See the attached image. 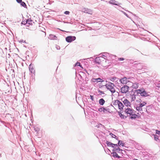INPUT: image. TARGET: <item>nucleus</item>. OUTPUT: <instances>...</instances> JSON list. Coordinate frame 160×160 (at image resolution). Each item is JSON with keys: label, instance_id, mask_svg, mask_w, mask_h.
Listing matches in <instances>:
<instances>
[{"label": "nucleus", "instance_id": "9d476101", "mask_svg": "<svg viewBox=\"0 0 160 160\" xmlns=\"http://www.w3.org/2000/svg\"><path fill=\"white\" fill-rule=\"evenodd\" d=\"M125 112L127 114H129L130 115H131L133 113V111L132 109L131 108H127L126 109Z\"/></svg>", "mask_w": 160, "mask_h": 160}, {"label": "nucleus", "instance_id": "a211bd4d", "mask_svg": "<svg viewBox=\"0 0 160 160\" xmlns=\"http://www.w3.org/2000/svg\"><path fill=\"white\" fill-rule=\"evenodd\" d=\"M141 95L142 96L146 97L148 96L147 92L145 91L142 90V92L141 93Z\"/></svg>", "mask_w": 160, "mask_h": 160}, {"label": "nucleus", "instance_id": "c9c22d12", "mask_svg": "<svg viewBox=\"0 0 160 160\" xmlns=\"http://www.w3.org/2000/svg\"><path fill=\"white\" fill-rule=\"evenodd\" d=\"M156 87L158 88V89L160 90V83L157 84Z\"/></svg>", "mask_w": 160, "mask_h": 160}, {"label": "nucleus", "instance_id": "9b49d317", "mask_svg": "<svg viewBox=\"0 0 160 160\" xmlns=\"http://www.w3.org/2000/svg\"><path fill=\"white\" fill-rule=\"evenodd\" d=\"M29 68L30 72L32 73H34L35 72V70L34 68L33 65L30 64L29 66Z\"/></svg>", "mask_w": 160, "mask_h": 160}, {"label": "nucleus", "instance_id": "39448f33", "mask_svg": "<svg viewBox=\"0 0 160 160\" xmlns=\"http://www.w3.org/2000/svg\"><path fill=\"white\" fill-rule=\"evenodd\" d=\"M129 87L127 85H124L121 88V92L122 93H126L128 91Z\"/></svg>", "mask_w": 160, "mask_h": 160}, {"label": "nucleus", "instance_id": "a18cd8bd", "mask_svg": "<svg viewBox=\"0 0 160 160\" xmlns=\"http://www.w3.org/2000/svg\"><path fill=\"white\" fill-rule=\"evenodd\" d=\"M20 42H25V41H24V40H20Z\"/></svg>", "mask_w": 160, "mask_h": 160}, {"label": "nucleus", "instance_id": "f704fd0d", "mask_svg": "<svg viewBox=\"0 0 160 160\" xmlns=\"http://www.w3.org/2000/svg\"><path fill=\"white\" fill-rule=\"evenodd\" d=\"M70 13V12L68 11H66L64 12V14L66 15H68Z\"/></svg>", "mask_w": 160, "mask_h": 160}, {"label": "nucleus", "instance_id": "e433bc0d", "mask_svg": "<svg viewBox=\"0 0 160 160\" xmlns=\"http://www.w3.org/2000/svg\"><path fill=\"white\" fill-rule=\"evenodd\" d=\"M119 61H123L124 60V58H119L118 59Z\"/></svg>", "mask_w": 160, "mask_h": 160}, {"label": "nucleus", "instance_id": "c85d7f7f", "mask_svg": "<svg viewBox=\"0 0 160 160\" xmlns=\"http://www.w3.org/2000/svg\"><path fill=\"white\" fill-rule=\"evenodd\" d=\"M131 98L132 101L135 100L136 99L135 95L134 94L131 95Z\"/></svg>", "mask_w": 160, "mask_h": 160}, {"label": "nucleus", "instance_id": "f03ea898", "mask_svg": "<svg viewBox=\"0 0 160 160\" xmlns=\"http://www.w3.org/2000/svg\"><path fill=\"white\" fill-rule=\"evenodd\" d=\"M139 102H140V103L138 104H137L136 105V109L138 111V112H141L142 111V108L145 106L146 104L147 103L146 102H141V99H139Z\"/></svg>", "mask_w": 160, "mask_h": 160}, {"label": "nucleus", "instance_id": "58836bf2", "mask_svg": "<svg viewBox=\"0 0 160 160\" xmlns=\"http://www.w3.org/2000/svg\"><path fill=\"white\" fill-rule=\"evenodd\" d=\"M90 98L92 100V101H94V97L93 95H91L90 96Z\"/></svg>", "mask_w": 160, "mask_h": 160}, {"label": "nucleus", "instance_id": "ddd939ff", "mask_svg": "<svg viewBox=\"0 0 160 160\" xmlns=\"http://www.w3.org/2000/svg\"><path fill=\"white\" fill-rule=\"evenodd\" d=\"M48 38L51 40H57V37L55 35L50 34L49 35Z\"/></svg>", "mask_w": 160, "mask_h": 160}, {"label": "nucleus", "instance_id": "f8f14e48", "mask_svg": "<svg viewBox=\"0 0 160 160\" xmlns=\"http://www.w3.org/2000/svg\"><path fill=\"white\" fill-rule=\"evenodd\" d=\"M83 10L84 12L86 13L89 14H92V10L87 8H84L83 9Z\"/></svg>", "mask_w": 160, "mask_h": 160}, {"label": "nucleus", "instance_id": "473e14b6", "mask_svg": "<svg viewBox=\"0 0 160 160\" xmlns=\"http://www.w3.org/2000/svg\"><path fill=\"white\" fill-rule=\"evenodd\" d=\"M154 139L155 140L157 141L158 140V137L157 135H154Z\"/></svg>", "mask_w": 160, "mask_h": 160}, {"label": "nucleus", "instance_id": "4c0bfd02", "mask_svg": "<svg viewBox=\"0 0 160 160\" xmlns=\"http://www.w3.org/2000/svg\"><path fill=\"white\" fill-rule=\"evenodd\" d=\"M156 133L157 134L159 135H160V131L156 130Z\"/></svg>", "mask_w": 160, "mask_h": 160}, {"label": "nucleus", "instance_id": "72a5a7b5", "mask_svg": "<svg viewBox=\"0 0 160 160\" xmlns=\"http://www.w3.org/2000/svg\"><path fill=\"white\" fill-rule=\"evenodd\" d=\"M110 135L111 136L112 138H115L116 137H117L115 135L113 134L112 133H110Z\"/></svg>", "mask_w": 160, "mask_h": 160}, {"label": "nucleus", "instance_id": "6e6552de", "mask_svg": "<svg viewBox=\"0 0 160 160\" xmlns=\"http://www.w3.org/2000/svg\"><path fill=\"white\" fill-rule=\"evenodd\" d=\"M119 81L121 83L123 84H125L128 82V80L127 79L126 77H124L120 79Z\"/></svg>", "mask_w": 160, "mask_h": 160}, {"label": "nucleus", "instance_id": "ea45409f", "mask_svg": "<svg viewBox=\"0 0 160 160\" xmlns=\"http://www.w3.org/2000/svg\"><path fill=\"white\" fill-rule=\"evenodd\" d=\"M107 53H104V55H102V56L103 58H106H106H107V57L106 56V54H107Z\"/></svg>", "mask_w": 160, "mask_h": 160}, {"label": "nucleus", "instance_id": "a878e982", "mask_svg": "<svg viewBox=\"0 0 160 160\" xmlns=\"http://www.w3.org/2000/svg\"><path fill=\"white\" fill-rule=\"evenodd\" d=\"M131 115V116L130 117V118L132 119H135L137 117V115L135 114H132Z\"/></svg>", "mask_w": 160, "mask_h": 160}, {"label": "nucleus", "instance_id": "49530a36", "mask_svg": "<svg viewBox=\"0 0 160 160\" xmlns=\"http://www.w3.org/2000/svg\"><path fill=\"white\" fill-rule=\"evenodd\" d=\"M100 125H101V126H102V124H101ZM102 126H103V127H104V126H103V125H102Z\"/></svg>", "mask_w": 160, "mask_h": 160}, {"label": "nucleus", "instance_id": "bb28decb", "mask_svg": "<svg viewBox=\"0 0 160 160\" xmlns=\"http://www.w3.org/2000/svg\"><path fill=\"white\" fill-rule=\"evenodd\" d=\"M118 145L119 146H124V144L122 143V141L121 140H119L118 142Z\"/></svg>", "mask_w": 160, "mask_h": 160}, {"label": "nucleus", "instance_id": "6ab92c4d", "mask_svg": "<svg viewBox=\"0 0 160 160\" xmlns=\"http://www.w3.org/2000/svg\"><path fill=\"white\" fill-rule=\"evenodd\" d=\"M114 152L115 151H113L112 153V156L114 158H120L121 157L118 155L116 152Z\"/></svg>", "mask_w": 160, "mask_h": 160}, {"label": "nucleus", "instance_id": "0eeeda50", "mask_svg": "<svg viewBox=\"0 0 160 160\" xmlns=\"http://www.w3.org/2000/svg\"><path fill=\"white\" fill-rule=\"evenodd\" d=\"M91 81L92 82H95L97 83L98 82H102L104 81L102 79H101L100 78H92V79Z\"/></svg>", "mask_w": 160, "mask_h": 160}, {"label": "nucleus", "instance_id": "f3484780", "mask_svg": "<svg viewBox=\"0 0 160 160\" xmlns=\"http://www.w3.org/2000/svg\"><path fill=\"white\" fill-rule=\"evenodd\" d=\"M118 107L119 108V109L120 110H122L123 109V108L124 107V105L120 101L119 103L118 104Z\"/></svg>", "mask_w": 160, "mask_h": 160}, {"label": "nucleus", "instance_id": "412c9836", "mask_svg": "<svg viewBox=\"0 0 160 160\" xmlns=\"http://www.w3.org/2000/svg\"><path fill=\"white\" fill-rule=\"evenodd\" d=\"M105 101L103 98L100 99L99 101V104L102 105H103L105 103Z\"/></svg>", "mask_w": 160, "mask_h": 160}, {"label": "nucleus", "instance_id": "79ce46f5", "mask_svg": "<svg viewBox=\"0 0 160 160\" xmlns=\"http://www.w3.org/2000/svg\"><path fill=\"white\" fill-rule=\"evenodd\" d=\"M16 0L17 2H18V3H20L22 2V0Z\"/></svg>", "mask_w": 160, "mask_h": 160}, {"label": "nucleus", "instance_id": "c756f323", "mask_svg": "<svg viewBox=\"0 0 160 160\" xmlns=\"http://www.w3.org/2000/svg\"><path fill=\"white\" fill-rule=\"evenodd\" d=\"M120 101L118 100H116L114 101L113 102V104L114 105H118V103H119Z\"/></svg>", "mask_w": 160, "mask_h": 160}, {"label": "nucleus", "instance_id": "20e7f679", "mask_svg": "<svg viewBox=\"0 0 160 160\" xmlns=\"http://www.w3.org/2000/svg\"><path fill=\"white\" fill-rule=\"evenodd\" d=\"M112 147L113 148V151L116 152L118 153H120L122 150L120 149L117 144H114Z\"/></svg>", "mask_w": 160, "mask_h": 160}, {"label": "nucleus", "instance_id": "a19ab883", "mask_svg": "<svg viewBox=\"0 0 160 160\" xmlns=\"http://www.w3.org/2000/svg\"><path fill=\"white\" fill-rule=\"evenodd\" d=\"M56 48L57 50H59L60 49V47L57 45H56Z\"/></svg>", "mask_w": 160, "mask_h": 160}, {"label": "nucleus", "instance_id": "7c9ffc66", "mask_svg": "<svg viewBox=\"0 0 160 160\" xmlns=\"http://www.w3.org/2000/svg\"><path fill=\"white\" fill-rule=\"evenodd\" d=\"M118 79L116 77H111L110 79V80L111 81L114 82L115 80H116Z\"/></svg>", "mask_w": 160, "mask_h": 160}, {"label": "nucleus", "instance_id": "5701e85b", "mask_svg": "<svg viewBox=\"0 0 160 160\" xmlns=\"http://www.w3.org/2000/svg\"><path fill=\"white\" fill-rule=\"evenodd\" d=\"M106 143L107 144L108 146L111 147H112L113 145H114V144L109 141H107Z\"/></svg>", "mask_w": 160, "mask_h": 160}, {"label": "nucleus", "instance_id": "2f4dec72", "mask_svg": "<svg viewBox=\"0 0 160 160\" xmlns=\"http://www.w3.org/2000/svg\"><path fill=\"white\" fill-rule=\"evenodd\" d=\"M80 66L81 68H82V66L80 64L79 62H77L75 65V67L76 66Z\"/></svg>", "mask_w": 160, "mask_h": 160}, {"label": "nucleus", "instance_id": "2eb2a0df", "mask_svg": "<svg viewBox=\"0 0 160 160\" xmlns=\"http://www.w3.org/2000/svg\"><path fill=\"white\" fill-rule=\"evenodd\" d=\"M33 21L31 19L29 18L26 21V23H24V24H28L29 25H32V23Z\"/></svg>", "mask_w": 160, "mask_h": 160}, {"label": "nucleus", "instance_id": "dca6fc26", "mask_svg": "<svg viewBox=\"0 0 160 160\" xmlns=\"http://www.w3.org/2000/svg\"><path fill=\"white\" fill-rule=\"evenodd\" d=\"M139 86V84L138 83H132V87L133 88L136 89Z\"/></svg>", "mask_w": 160, "mask_h": 160}, {"label": "nucleus", "instance_id": "f257e3e1", "mask_svg": "<svg viewBox=\"0 0 160 160\" xmlns=\"http://www.w3.org/2000/svg\"><path fill=\"white\" fill-rule=\"evenodd\" d=\"M105 86L107 90L111 92L112 94L115 92L116 90L114 88L115 85L114 84L108 82L105 85Z\"/></svg>", "mask_w": 160, "mask_h": 160}, {"label": "nucleus", "instance_id": "4be33fe9", "mask_svg": "<svg viewBox=\"0 0 160 160\" xmlns=\"http://www.w3.org/2000/svg\"><path fill=\"white\" fill-rule=\"evenodd\" d=\"M34 130L37 132V133L38 134L39 133V132L40 131V129L37 126H35L34 127Z\"/></svg>", "mask_w": 160, "mask_h": 160}, {"label": "nucleus", "instance_id": "b1692460", "mask_svg": "<svg viewBox=\"0 0 160 160\" xmlns=\"http://www.w3.org/2000/svg\"><path fill=\"white\" fill-rule=\"evenodd\" d=\"M118 113L119 114V115L120 118H126V117L123 114H122L121 113L118 112Z\"/></svg>", "mask_w": 160, "mask_h": 160}, {"label": "nucleus", "instance_id": "c03bdc74", "mask_svg": "<svg viewBox=\"0 0 160 160\" xmlns=\"http://www.w3.org/2000/svg\"><path fill=\"white\" fill-rule=\"evenodd\" d=\"M123 12V13H124V14L127 17H128V14L126 13L125 12Z\"/></svg>", "mask_w": 160, "mask_h": 160}, {"label": "nucleus", "instance_id": "393cba45", "mask_svg": "<svg viewBox=\"0 0 160 160\" xmlns=\"http://www.w3.org/2000/svg\"><path fill=\"white\" fill-rule=\"evenodd\" d=\"M142 89H138L136 90H135V93H136L137 94H140L142 92Z\"/></svg>", "mask_w": 160, "mask_h": 160}, {"label": "nucleus", "instance_id": "37998d69", "mask_svg": "<svg viewBox=\"0 0 160 160\" xmlns=\"http://www.w3.org/2000/svg\"><path fill=\"white\" fill-rule=\"evenodd\" d=\"M100 93L101 94H103L104 93V92H103V91H100L99 90V92H98Z\"/></svg>", "mask_w": 160, "mask_h": 160}, {"label": "nucleus", "instance_id": "cd10ccee", "mask_svg": "<svg viewBox=\"0 0 160 160\" xmlns=\"http://www.w3.org/2000/svg\"><path fill=\"white\" fill-rule=\"evenodd\" d=\"M20 5L22 7L25 8L27 7V6L26 3L23 2H22L20 3Z\"/></svg>", "mask_w": 160, "mask_h": 160}, {"label": "nucleus", "instance_id": "423d86ee", "mask_svg": "<svg viewBox=\"0 0 160 160\" xmlns=\"http://www.w3.org/2000/svg\"><path fill=\"white\" fill-rule=\"evenodd\" d=\"M76 39L75 36H68L66 38V41L68 42H71L74 41Z\"/></svg>", "mask_w": 160, "mask_h": 160}, {"label": "nucleus", "instance_id": "1a4fd4ad", "mask_svg": "<svg viewBox=\"0 0 160 160\" xmlns=\"http://www.w3.org/2000/svg\"><path fill=\"white\" fill-rule=\"evenodd\" d=\"M122 101L123 102L124 105L126 106L127 107L130 106L131 104L129 101L128 100L126 99H124L123 101H122Z\"/></svg>", "mask_w": 160, "mask_h": 160}, {"label": "nucleus", "instance_id": "4468645a", "mask_svg": "<svg viewBox=\"0 0 160 160\" xmlns=\"http://www.w3.org/2000/svg\"><path fill=\"white\" fill-rule=\"evenodd\" d=\"M109 108L106 109L105 108L102 107L100 108H99L98 109V111L100 112H105V111H107L108 112L109 111Z\"/></svg>", "mask_w": 160, "mask_h": 160}, {"label": "nucleus", "instance_id": "7ed1b4c3", "mask_svg": "<svg viewBox=\"0 0 160 160\" xmlns=\"http://www.w3.org/2000/svg\"><path fill=\"white\" fill-rule=\"evenodd\" d=\"M105 60V62H106V58L101 56L96 58L95 60L96 63L98 64H102V62Z\"/></svg>", "mask_w": 160, "mask_h": 160}, {"label": "nucleus", "instance_id": "aec40b11", "mask_svg": "<svg viewBox=\"0 0 160 160\" xmlns=\"http://www.w3.org/2000/svg\"><path fill=\"white\" fill-rule=\"evenodd\" d=\"M115 2H116L115 1V0H111L109 1V3L111 4L116 5H118L120 4V3H119L118 4L115 3Z\"/></svg>", "mask_w": 160, "mask_h": 160}]
</instances>
